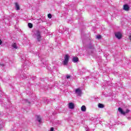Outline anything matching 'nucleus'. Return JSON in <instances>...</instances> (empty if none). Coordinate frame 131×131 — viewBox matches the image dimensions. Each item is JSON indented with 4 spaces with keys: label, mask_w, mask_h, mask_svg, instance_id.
<instances>
[{
    "label": "nucleus",
    "mask_w": 131,
    "mask_h": 131,
    "mask_svg": "<svg viewBox=\"0 0 131 131\" xmlns=\"http://www.w3.org/2000/svg\"><path fill=\"white\" fill-rule=\"evenodd\" d=\"M36 121H38V122H39V123H41V118L40 116H36Z\"/></svg>",
    "instance_id": "obj_7"
},
{
    "label": "nucleus",
    "mask_w": 131,
    "mask_h": 131,
    "mask_svg": "<svg viewBox=\"0 0 131 131\" xmlns=\"http://www.w3.org/2000/svg\"><path fill=\"white\" fill-rule=\"evenodd\" d=\"M123 10L124 11H129V6L127 5V4H125L123 6Z\"/></svg>",
    "instance_id": "obj_8"
},
{
    "label": "nucleus",
    "mask_w": 131,
    "mask_h": 131,
    "mask_svg": "<svg viewBox=\"0 0 131 131\" xmlns=\"http://www.w3.org/2000/svg\"><path fill=\"white\" fill-rule=\"evenodd\" d=\"M33 36H34L35 38H36L37 41L39 42L41 41V32H40V31L38 30L35 31Z\"/></svg>",
    "instance_id": "obj_2"
},
{
    "label": "nucleus",
    "mask_w": 131,
    "mask_h": 131,
    "mask_svg": "<svg viewBox=\"0 0 131 131\" xmlns=\"http://www.w3.org/2000/svg\"><path fill=\"white\" fill-rule=\"evenodd\" d=\"M85 130L86 131H89V128H88V127H85Z\"/></svg>",
    "instance_id": "obj_21"
},
{
    "label": "nucleus",
    "mask_w": 131,
    "mask_h": 131,
    "mask_svg": "<svg viewBox=\"0 0 131 131\" xmlns=\"http://www.w3.org/2000/svg\"><path fill=\"white\" fill-rule=\"evenodd\" d=\"M23 101L26 103H28L29 104H30V102L28 99H24Z\"/></svg>",
    "instance_id": "obj_17"
},
{
    "label": "nucleus",
    "mask_w": 131,
    "mask_h": 131,
    "mask_svg": "<svg viewBox=\"0 0 131 131\" xmlns=\"http://www.w3.org/2000/svg\"><path fill=\"white\" fill-rule=\"evenodd\" d=\"M42 61H43V59H42Z\"/></svg>",
    "instance_id": "obj_29"
},
{
    "label": "nucleus",
    "mask_w": 131,
    "mask_h": 131,
    "mask_svg": "<svg viewBox=\"0 0 131 131\" xmlns=\"http://www.w3.org/2000/svg\"><path fill=\"white\" fill-rule=\"evenodd\" d=\"M15 8L16 10H20V7L19 6V4H18V3H15Z\"/></svg>",
    "instance_id": "obj_14"
},
{
    "label": "nucleus",
    "mask_w": 131,
    "mask_h": 131,
    "mask_svg": "<svg viewBox=\"0 0 131 131\" xmlns=\"http://www.w3.org/2000/svg\"><path fill=\"white\" fill-rule=\"evenodd\" d=\"M118 111L121 113V114H122V115H125V114L128 113L129 112V110H126L125 112H124L122 108L121 107L118 108Z\"/></svg>",
    "instance_id": "obj_3"
},
{
    "label": "nucleus",
    "mask_w": 131,
    "mask_h": 131,
    "mask_svg": "<svg viewBox=\"0 0 131 131\" xmlns=\"http://www.w3.org/2000/svg\"><path fill=\"white\" fill-rule=\"evenodd\" d=\"M98 108H104V104L102 103L98 104Z\"/></svg>",
    "instance_id": "obj_15"
},
{
    "label": "nucleus",
    "mask_w": 131,
    "mask_h": 131,
    "mask_svg": "<svg viewBox=\"0 0 131 131\" xmlns=\"http://www.w3.org/2000/svg\"><path fill=\"white\" fill-rule=\"evenodd\" d=\"M81 110L82 112H85L86 111V107L85 105H82L81 107Z\"/></svg>",
    "instance_id": "obj_11"
},
{
    "label": "nucleus",
    "mask_w": 131,
    "mask_h": 131,
    "mask_svg": "<svg viewBox=\"0 0 131 131\" xmlns=\"http://www.w3.org/2000/svg\"><path fill=\"white\" fill-rule=\"evenodd\" d=\"M69 61V56H68V55H66L64 57V60L62 62V64L63 65L66 66L67 64H68V61Z\"/></svg>",
    "instance_id": "obj_4"
},
{
    "label": "nucleus",
    "mask_w": 131,
    "mask_h": 131,
    "mask_svg": "<svg viewBox=\"0 0 131 131\" xmlns=\"http://www.w3.org/2000/svg\"><path fill=\"white\" fill-rule=\"evenodd\" d=\"M115 35L116 37H117V38H118V39H120V38H121V37H122V36L121 35V33H120V32H119L115 33Z\"/></svg>",
    "instance_id": "obj_6"
},
{
    "label": "nucleus",
    "mask_w": 131,
    "mask_h": 131,
    "mask_svg": "<svg viewBox=\"0 0 131 131\" xmlns=\"http://www.w3.org/2000/svg\"><path fill=\"white\" fill-rule=\"evenodd\" d=\"M12 47L13 49H18V46H17V44H16V43H13L12 45Z\"/></svg>",
    "instance_id": "obj_13"
},
{
    "label": "nucleus",
    "mask_w": 131,
    "mask_h": 131,
    "mask_svg": "<svg viewBox=\"0 0 131 131\" xmlns=\"http://www.w3.org/2000/svg\"><path fill=\"white\" fill-rule=\"evenodd\" d=\"M48 18H49V19H51V18H52V14H51L50 13H49V14L48 15Z\"/></svg>",
    "instance_id": "obj_18"
},
{
    "label": "nucleus",
    "mask_w": 131,
    "mask_h": 131,
    "mask_svg": "<svg viewBox=\"0 0 131 131\" xmlns=\"http://www.w3.org/2000/svg\"><path fill=\"white\" fill-rule=\"evenodd\" d=\"M28 27H29V28H32V27H33V25H32V23H29L28 24Z\"/></svg>",
    "instance_id": "obj_16"
},
{
    "label": "nucleus",
    "mask_w": 131,
    "mask_h": 131,
    "mask_svg": "<svg viewBox=\"0 0 131 131\" xmlns=\"http://www.w3.org/2000/svg\"><path fill=\"white\" fill-rule=\"evenodd\" d=\"M88 48L89 49H91V50H94L95 48L94 47V45H93L92 43H90L88 45Z\"/></svg>",
    "instance_id": "obj_12"
},
{
    "label": "nucleus",
    "mask_w": 131,
    "mask_h": 131,
    "mask_svg": "<svg viewBox=\"0 0 131 131\" xmlns=\"http://www.w3.org/2000/svg\"><path fill=\"white\" fill-rule=\"evenodd\" d=\"M75 93L77 95V96H81V94H82V91H81L80 89L78 88L75 90Z\"/></svg>",
    "instance_id": "obj_5"
},
{
    "label": "nucleus",
    "mask_w": 131,
    "mask_h": 131,
    "mask_svg": "<svg viewBox=\"0 0 131 131\" xmlns=\"http://www.w3.org/2000/svg\"><path fill=\"white\" fill-rule=\"evenodd\" d=\"M130 129L131 130V128H130Z\"/></svg>",
    "instance_id": "obj_31"
},
{
    "label": "nucleus",
    "mask_w": 131,
    "mask_h": 131,
    "mask_svg": "<svg viewBox=\"0 0 131 131\" xmlns=\"http://www.w3.org/2000/svg\"><path fill=\"white\" fill-rule=\"evenodd\" d=\"M53 69H56V67H54Z\"/></svg>",
    "instance_id": "obj_26"
},
{
    "label": "nucleus",
    "mask_w": 131,
    "mask_h": 131,
    "mask_svg": "<svg viewBox=\"0 0 131 131\" xmlns=\"http://www.w3.org/2000/svg\"><path fill=\"white\" fill-rule=\"evenodd\" d=\"M130 119V118H128V119Z\"/></svg>",
    "instance_id": "obj_28"
},
{
    "label": "nucleus",
    "mask_w": 131,
    "mask_h": 131,
    "mask_svg": "<svg viewBox=\"0 0 131 131\" xmlns=\"http://www.w3.org/2000/svg\"><path fill=\"white\" fill-rule=\"evenodd\" d=\"M72 61L74 63H76L77 62H78V57H74L73 58Z\"/></svg>",
    "instance_id": "obj_10"
},
{
    "label": "nucleus",
    "mask_w": 131,
    "mask_h": 131,
    "mask_svg": "<svg viewBox=\"0 0 131 131\" xmlns=\"http://www.w3.org/2000/svg\"><path fill=\"white\" fill-rule=\"evenodd\" d=\"M96 37L98 38V39H100V38H101L102 36L100 35H98Z\"/></svg>",
    "instance_id": "obj_19"
},
{
    "label": "nucleus",
    "mask_w": 131,
    "mask_h": 131,
    "mask_svg": "<svg viewBox=\"0 0 131 131\" xmlns=\"http://www.w3.org/2000/svg\"><path fill=\"white\" fill-rule=\"evenodd\" d=\"M21 59H23V60H25V58H23L21 57Z\"/></svg>",
    "instance_id": "obj_25"
},
{
    "label": "nucleus",
    "mask_w": 131,
    "mask_h": 131,
    "mask_svg": "<svg viewBox=\"0 0 131 131\" xmlns=\"http://www.w3.org/2000/svg\"><path fill=\"white\" fill-rule=\"evenodd\" d=\"M29 66L28 65H23V68L22 70L19 71V74L20 75L19 78H22V79H26L27 78V75L24 73L26 72L28 70Z\"/></svg>",
    "instance_id": "obj_1"
},
{
    "label": "nucleus",
    "mask_w": 131,
    "mask_h": 131,
    "mask_svg": "<svg viewBox=\"0 0 131 131\" xmlns=\"http://www.w3.org/2000/svg\"><path fill=\"white\" fill-rule=\"evenodd\" d=\"M0 128H3V125L0 124Z\"/></svg>",
    "instance_id": "obj_22"
},
{
    "label": "nucleus",
    "mask_w": 131,
    "mask_h": 131,
    "mask_svg": "<svg viewBox=\"0 0 131 131\" xmlns=\"http://www.w3.org/2000/svg\"><path fill=\"white\" fill-rule=\"evenodd\" d=\"M69 108L70 109H74V103L71 102L69 103Z\"/></svg>",
    "instance_id": "obj_9"
},
{
    "label": "nucleus",
    "mask_w": 131,
    "mask_h": 131,
    "mask_svg": "<svg viewBox=\"0 0 131 131\" xmlns=\"http://www.w3.org/2000/svg\"><path fill=\"white\" fill-rule=\"evenodd\" d=\"M46 101H48V99H46Z\"/></svg>",
    "instance_id": "obj_30"
},
{
    "label": "nucleus",
    "mask_w": 131,
    "mask_h": 131,
    "mask_svg": "<svg viewBox=\"0 0 131 131\" xmlns=\"http://www.w3.org/2000/svg\"><path fill=\"white\" fill-rule=\"evenodd\" d=\"M2 43H3V41L0 39V45H2Z\"/></svg>",
    "instance_id": "obj_23"
},
{
    "label": "nucleus",
    "mask_w": 131,
    "mask_h": 131,
    "mask_svg": "<svg viewBox=\"0 0 131 131\" xmlns=\"http://www.w3.org/2000/svg\"><path fill=\"white\" fill-rule=\"evenodd\" d=\"M70 77H71V76H70L69 75H67V79H69V78H70Z\"/></svg>",
    "instance_id": "obj_20"
},
{
    "label": "nucleus",
    "mask_w": 131,
    "mask_h": 131,
    "mask_svg": "<svg viewBox=\"0 0 131 131\" xmlns=\"http://www.w3.org/2000/svg\"><path fill=\"white\" fill-rule=\"evenodd\" d=\"M0 65H1V66H5V65L3 63H1Z\"/></svg>",
    "instance_id": "obj_24"
},
{
    "label": "nucleus",
    "mask_w": 131,
    "mask_h": 131,
    "mask_svg": "<svg viewBox=\"0 0 131 131\" xmlns=\"http://www.w3.org/2000/svg\"><path fill=\"white\" fill-rule=\"evenodd\" d=\"M110 85V86H112V85Z\"/></svg>",
    "instance_id": "obj_27"
}]
</instances>
